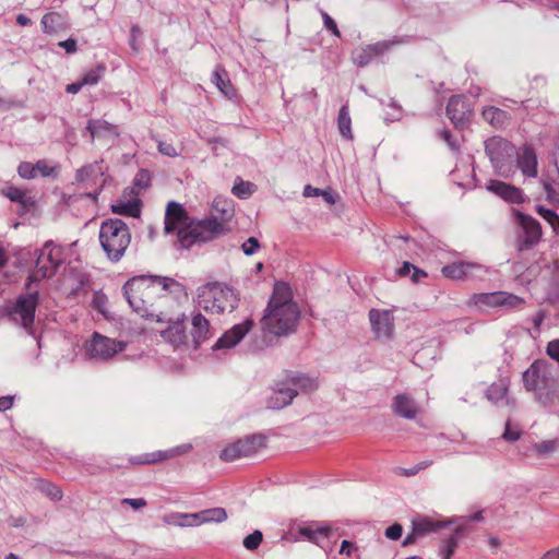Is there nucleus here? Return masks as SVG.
Masks as SVG:
<instances>
[{"label":"nucleus","instance_id":"nucleus-1","mask_svg":"<svg viewBox=\"0 0 559 559\" xmlns=\"http://www.w3.org/2000/svg\"><path fill=\"white\" fill-rule=\"evenodd\" d=\"M123 294L130 307L143 318L173 317L171 306L181 297L187 298L185 287L169 277L141 275L129 280Z\"/></svg>","mask_w":559,"mask_h":559},{"label":"nucleus","instance_id":"nucleus-2","mask_svg":"<svg viewBox=\"0 0 559 559\" xmlns=\"http://www.w3.org/2000/svg\"><path fill=\"white\" fill-rule=\"evenodd\" d=\"M300 312L293 301V293L288 284L277 282L263 317L260 320L263 335L276 337L286 336L295 332Z\"/></svg>","mask_w":559,"mask_h":559},{"label":"nucleus","instance_id":"nucleus-3","mask_svg":"<svg viewBox=\"0 0 559 559\" xmlns=\"http://www.w3.org/2000/svg\"><path fill=\"white\" fill-rule=\"evenodd\" d=\"M213 210L219 213V217L197 221L179 231V243L182 248L188 249L195 242L212 240L227 231L225 223L234 216L233 203L226 199H215Z\"/></svg>","mask_w":559,"mask_h":559},{"label":"nucleus","instance_id":"nucleus-4","mask_svg":"<svg viewBox=\"0 0 559 559\" xmlns=\"http://www.w3.org/2000/svg\"><path fill=\"white\" fill-rule=\"evenodd\" d=\"M98 238L106 257L118 262L131 243V231L122 219L110 218L102 223Z\"/></svg>","mask_w":559,"mask_h":559},{"label":"nucleus","instance_id":"nucleus-5","mask_svg":"<svg viewBox=\"0 0 559 559\" xmlns=\"http://www.w3.org/2000/svg\"><path fill=\"white\" fill-rule=\"evenodd\" d=\"M198 302L205 311L219 314L231 312L237 307L238 297L231 287L213 282L199 288Z\"/></svg>","mask_w":559,"mask_h":559},{"label":"nucleus","instance_id":"nucleus-6","mask_svg":"<svg viewBox=\"0 0 559 559\" xmlns=\"http://www.w3.org/2000/svg\"><path fill=\"white\" fill-rule=\"evenodd\" d=\"M63 261V248L53 241H47L39 250L35 272L28 277V282L50 278L56 274ZM26 286L28 287L29 283Z\"/></svg>","mask_w":559,"mask_h":559},{"label":"nucleus","instance_id":"nucleus-7","mask_svg":"<svg viewBox=\"0 0 559 559\" xmlns=\"http://www.w3.org/2000/svg\"><path fill=\"white\" fill-rule=\"evenodd\" d=\"M38 301V292H29L20 295L11 307H7V314L28 333H33L35 312Z\"/></svg>","mask_w":559,"mask_h":559},{"label":"nucleus","instance_id":"nucleus-8","mask_svg":"<svg viewBox=\"0 0 559 559\" xmlns=\"http://www.w3.org/2000/svg\"><path fill=\"white\" fill-rule=\"evenodd\" d=\"M485 151L496 173L508 178L511 171L510 159L514 154V145L503 138L492 136L485 142Z\"/></svg>","mask_w":559,"mask_h":559},{"label":"nucleus","instance_id":"nucleus-9","mask_svg":"<svg viewBox=\"0 0 559 559\" xmlns=\"http://www.w3.org/2000/svg\"><path fill=\"white\" fill-rule=\"evenodd\" d=\"M170 309L174 311L170 320L165 318H155L157 322H165L168 324V328L164 330L160 335L174 348L189 347L191 342L183 324L185 313L181 312L179 299L175 301V306H171Z\"/></svg>","mask_w":559,"mask_h":559},{"label":"nucleus","instance_id":"nucleus-10","mask_svg":"<svg viewBox=\"0 0 559 559\" xmlns=\"http://www.w3.org/2000/svg\"><path fill=\"white\" fill-rule=\"evenodd\" d=\"M265 438L261 435L248 436L225 447L219 457L225 462H233L241 457L251 456L257 453L259 449L263 448Z\"/></svg>","mask_w":559,"mask_h":559},{"label":"nucleus","instance_id":"nucleus-11","mask_svg":"<svg viewBox=\"0 0 559 559\" xmlns=\"http://www.w3.org/2000/svg\"><path fill=\"white\" fill-rule=\"evenodd\" d=\"M126 348V343L104 336L94 332L86 344V352L91 358L107 360Z\"/></svg>","mask_w":559,"mask_h":559},{"label":"nucleus","instance_id":"nucleus-12","mask_svg":"<svg viewBox=\"0 0 559 559\" xmlns=\"http://www.w3.org/2000/svg\"><path fill=\"white\" fill-rule=\"evenodd\" d=\"M192 450L191 443H182L167 450H158L140 455H132L129 457V463L132 465H152L176 459L178 456L188 454Z\"/></svg>","mask_w":559,"mask_h":559},{"label":"nucleus","instance_id":"nucleus-13","mask_svg":"<svg viewBox=\"0 0 559 559\" xmlns=\"http://www.w3.org/2000/svg\"><path fill=\"white\" fill-rule=\"evenodd\" d=\"M515 217L518 224L523 230V236L520 238L519 249L521 251L531 250L542 239L543 230L539 222L534 217L524 214L520 211H515Z\"/></svg>","mask_w":559,"mask_h":559},{"label":"nucleus","instance_id":"nucleus-14","mask_svg":"<svg viewBox=\"0 0 559 559\" xmlns=\"http://www.w3.org/2000/svg\"><path fill=\"white\" fill-rule=\"evenodd\" d=\"M480 272H486L481 264L464 261L453 262L441 269L442 275L453 281H466L476 277Z\"/></svg>","mask_w":559,"mask_h":559},{"label":"nucleus","instance_id":"nucleus-15","mask_svg":"<svg viewBox=\"0 0 559 559\" xmlns=\"http://www.w3.org/2000/svg\"><path fill=\"white\" fill-rule=\"evenodd\" d=\"M191 223L192 222H189V216L186 209L180 203L176 201H170L167 203L164 227L166 234H170L176 230L179 233Z\"/></svg>","mask_w":559,"mask_h":559},{"label":"nucleus","instance_id":"nucleus-16","mask_svg":"<svg viewBox=\"0 0 559 559\" xmlns=\"http://www.w3.org/2000/svg\"><path fill=\"white\" fill-rule=\"evenodd\" d=\"M369 320L377 338H390L394 333V318L390 310L371 309Z\"/></svg>","mask_w":559,"mask_h":559},{"label":"nucleus","instance_id":"nucleus-17","mask_svg":"<svg viewBox=\"0 0 559 559\" xmlns=\"http://www.w3.org/2000/svg\"><path fill=\"white\" fill-rule=\"evenodd\" d=\"M523 382L526 390L540 394L543 389L550 386L552 380L547 377V370L543 364L534 362L523 373Z\"/></svg>","mask_w":559,"mask_h":559},{"label":"nucleus","instance_id":"nucleus-18","mask_svg":"<svg viewBox=\"0 0 559 559\" xmlns=\"http://www.w3.org/2000/svg\"><path fill=\"white\" fill-rule=\"evenodd\" d=\"M472 114L469 102L462 95L452 96L447 105V115L456 126L463 127Z\"/></svg>","mask_w":559,"mask_h":559},{"label":"nucleus","instance_id":"nucleus-19","mask_svg":"<svg viewBox=\"0 0 559 559\" xmlns=\"http://www.w3.org/2000/svg\"><path fill=\"white\" fill-rule=\"evenodd\" d=\"M254 322L252 319H247L242 323L234 325L230 330L226 331L214 345V349L230 348L237 345L245 335L252 329Z\"/></svg>","mask_w":559,"mask_h":559},{"label":"nucleus","instance_id":"nucleus-20","mask_svg":"<svg viewBox=\"0 0 559 559\" xmlns=\"http://www.w3.org/2000/svg\"><path fill=\"white\" fill-rule=\"evenodd\" d=\"M212 335L209 320L200 312L193 314L189 333L193 348H198L202 343L210 340Z\"/></svg>","mask_w":559,"mask_h":559},{"label":"nucleus","instance_id":"nucleus-21","mask_svg":"<svg viewBox=\"0 0 559 559\" xmlns=\"http://www.w3.org/2000/svg\"><path fill=\"white\" fill-rule=\"evenodd\" d=\"M516 166L523 176L527 178H535L537 176V155L531 145L525 144L520 147L516 153Z\"/></svg>","mask_w":559,"mask_h":559},{"label":"nucleus","instance_id":"nucleus-22","mask_svg":"<svg viewBox=\"0 0 559 559\" xmlns=\"http://www.w3.org/2000/svg\"><path fill=\"white\" fill-rule=\"evenodd\" d=\"M487 190L510 203L520 204L524 202V195L521 189L500 180H489Z\"/></svg>","mask_w":559,"mask_h":559},{"label":"nucleus","instance_id":"nucleus-23","mask_svg":"<svg viewBox=\"0 0 559 559\" xmlns=\"http://www.w3.org/2000/svg\"><path fill=\"white\" fill-rule=\"evenodd\" d=\"M392 411L400 417L414 419L419 413V406L409 394L402 393L393 399Z\"/></svg>","mask_w":559,"mask_h":559},{"label":"nucleus","instance_id":"nucleus-24","mask_svg":"<svg viewBox=\"0 0 559 559\" xmlns=\"http://www.w3.org/2000/svg\"><path fill=\"white\" fill-rule=\"evenodd\" d=\"M86 130L90 132L92 141L96 138H118V127L103 119H91L87 122Z\"/></svg>","mask_w":559,"mask_h":559},{"label":"nucleus","instance_id":"nucleus-25","mask_svg":"<svg viewBox=\"0 0 559 559\" xmlns=\"http://www.w3.org/2000/svg\"><path fill=\"white\" fill-rule=\"evenodd\" d=\"M2 193L10 201L19 203L24 212H29L35 207L36 202L28 190L10 186L3 189Z\"/></svg>","mask_w":559,"mask_h":559},{"label":"nucleus","instance_id":"nucleus-26","mask_svg":"<svg viewBox=\"0 0 559 559\" xmlns=\"http://www.w3.org/2000/svg\"><path fill=\"white\" fill-rule=\"evenodd\" d=\"M298 534L307 538V540L319 544L321 539L328 538L331 535V527L318 523L299 526Z\"/></svg>","mask_w":559,"mask_h":559},{"label":"nucleus","instance_id":"nucleus-27","mask_svg":"<svg viewBox=\"0 0 559 559\" xmlns=\"http://www.w3.org/2000/svg\"><path fill=\"white\" fill-rule=\"evenodd\" d=\"M444 525L443 522L436 521L429 516H417L412 520V528H414L415 534H418L419 537L436 533L444 527Z\"/></svg>","mask_w":559,"mask_h":559},{"label":"nucleus","instance_id":"nucleus-28","mask_svg":"<svg viewBox=\"0 0 559 559\" xmlns=\"http://www.w3.org/2000/svg\"><path fill=\"white\" fill-rule=\"evenodd\" d=\"M481 116L486 122L496 129L504 128L510 122V115L495 106H487L483 109Z\"/></svg>","mask_w":559,"mask_h":559},{"label":"nucleus","instance_id":"nucleus-29","mask_svg":"<svg viewBox=\"0 0 559 559\" xmlns=\"http://www.w3.org/2000/svg\"><path fill=\"white\" fill-rule=\"evenodd\" d=\"M181 519H199V522L206 523H222L227 519V513L224 508H212L192 514H181Z\"/></svg>","mask_w":559,"mask_h":559},{"label":"nucleus","instance_id":"nucleus-30","mask_svg":"<svg viewBox=\"0 0 559 559\" xmlns=\"http://www.w3.org/2000/svg\"><path fill=\"white\" fill-rule=\"evenodd\" d=\"M296 395H297L296 389L289 386V384L285 385L274 392V394L271 396V399L269 401V406L271 408L280 409V408L290 404Z\"/></svg>","mask_w":559,"mask_h":559},{"label":"nucleus","instance_id":"nucleus-31","mask_svg":"<svg viewBox=\"0 0 559 559\" xmlns=\"http://www.w3.org/2000/svg\"><path fill=\"white\" fill-rule=\"evenodd\" d=\"M41 26L47 34L57 33L67 27L64 16L59 12L46 13L41 19Z\"/></svg>","mask_w":559,"mask_h":559},{"label":"nucleus","instance_id":"nucleus-32","mask_svg":"<svg viewBox=\"0 0 559 559\" xmlns=\"http://www.w3.org/2000/svg\"><path fill=\"white\" fill-rule=\"evenodd\" d=\"M213 82L225 96H235V88L229 80L227 71L223 67L217 66L215 68L213 72Z\"/></svg>","mask_w":559,"mask_h":559},{"label":"nucleus","instance_id":"nucleus-33","mask_svg":"<svg viewBox=\"0 0 559 559\" xmlns=\"http://www.w3.org/2000/svg\"><path fill=\"white\" fill-rule=\"evenodd\" d=\"M531 449L537 457H549L558 451L559 438L534 442Z\"/></svg>","mask_w":559,"mask_h":559},{"label":"nucleus","instance_id":"nucleus-34","mask_svg":"<svg viewBox=\"0 0 559 559\" xmlns=\"http://www.w3.org/2000/svg\"><path fill=\"white\" fill-rule=\"evenodd\" d=\"M508 385L509 382L506 379L491 383L486 391L487 399L496 404L502 402L507 397Z\"/></svg>","mask_w":559,"mask_h":559},{"label":"nucleus","instance_id":"nucleus-35","mask_svg":"<svg viewBox=\"0 0 559 559\" xmlns=\"http://www.w3.org/2000/svg\"><path fill=\"white\" fill-rule=\"evenodd\" d=\"M111 211L124 216L139 217L141 213L140 201H118L111 205Z\"/></svg>","mask_w":559,"mask_h":559},{"label":"nucleus","instance_id":"nucleus-36","mask_svg":"<svg viewBox=\"0 0 559 559\" xmlns=\"http://www.w3.org/2000/svg\"><path fill=\"white\" fill-rule=\"evenodd\" d=\"M337 127L341 134L347 139L353 140V131H352V119L348 111V106L344 105L341 107L338 117H337Z\"/></svg>","mask_w":559,"mask_h":559},{"label":"nucleus","instance_id":"nucleus-37","mask_svg":"<svg viewBox=\"0 0 559 559\" xmlns=\"http://www.w3.org/2000/svg\"><path fill=\"white\" fill-rule=\"evenodd\" d=\"M289 386L302 391V392H312L318 389V381L313 378H309L306 376H297L293 377L288 380Z\"/></svg>","mask_w":559,"mask_h":559},{"label":"nucleus","instance_id":"nucleus-38","mask_svg":"<svg viewBox=\"0 0 559 559\" xmlns=\"http://www.w3.org/2000/svg\"><path fill=\"white\" fill-rule=\"evenodd\" d=\"M502 297L503 292L477 294L474 296V301L476 305H483L491 308L502 307Z\"/></svg>","mask_w":559,"mask_h":559},{"label":"nucleus","instance_id":"nucleus-39","mask_svg":"<svg viewBox=\"0 0 559 559\" xmlns=\"http://www.w3.org/2000/svg\"><path fill=\"white\" fill-rule=\"evenodd\" d=\"M461 530L456 528L455 533L448 537L440 546L439 554L441 559H451L459 546V535Z\"/></svg>","mask_w":559,"mask_h":559},{"label":"nucleus","instance_id":"nucleus-40","mask_svg":"<svg viewBox=\"0 0 559 559\" xmlns=\"http://www.w3.org/2000/svg\"><path fill=\"white\" fill-rule=\"evenodd\" d=\"M536 212L546 223L550 225L554 234L559 235V215L555 211L543 205H538L536 207Z\"/></svg>","mask_w":559,"mask_h":559},{"label":"nucleus","instance_id":"nucleus-41","mask_svg":"<svg viewBox=\"0 0 559 559\" xmlns=\"http://www.w3.org/2000/svg\"><path fill=\"white\" fill-rule=\"evenodd\" d=\"M373 58H374V55L372 53V51L368 45L365 47L356 48L352 52V59H353L354 63L359 67L367 66Z\"/></svg>","mask_w":559,"mask_h":559},{"label":"nucleus","instance_id":"nucleus-42","mask_svg":"<svg viewBox=\"0 0 559 559\" xmlns=\"http://www.w3.org/2000/svg\"><path fill=\"white\" fill-rule=\"evenodd\" d=\"M105 71H106V67L103 64H99L96 68L91 69L83 75V78L81 80L83 85L85 86V85L97 84L99 82V80L102 79V76L104 75Z\"/></svg>","mask_w":559,"mask_h":559},{"label":"nucleus","instance_id":"nucleus-43","mask_svg":"<svg viewBox=\"0 0 559 559\" xmlns=\"http://www.w3.org/2000/svg\"><path fill=\"white\" fill-rule=\"evenodd\" d=\"M38 489L55 501L62 499V490L55 484L46 480H39Z\"/></svg>","mask_w":559,"mask_h":559},{"label":"nucleus","instance_id":"nucleus-44","mask_svg":"<svg viewBox=\"0 0 559 559\" xmlns=\"http://www.w3.org/2000/svg\"><path fill=\"white\" fill-rule=\"evenodd\" d=\"M431 464H432V461L426 460V461L419 462L418 464H416L409 468L399 467L396 473H397V475H401V476L411 477V476L417 475L420 471L429 467Z\"/></svg>","mask_w":559,"mask_h":559},{"label":"nucleus","instance_id":"nucleus-45","mask_svg":"<svg viewBox=\"0 0 559 559\" xmlns=\"http://www.w3.org/2000/svg\"><path fill=\"white\" fill-rule=\"evenodd\" d=\"M502 301V307L508 309L520 308L525 302L523 298L507 292H503Z\"/></svg>","mask_w":559,"mask_h":559},{"label":"nucleus","instance_id":"nucleus-46","mask_svg":"<svg viewBox=\"0 0 559 559\" xmlns=\"http://www.w3.org/2000/svg\"><path fill=\"white\" fill-rule=\"evenodd\" d=\"M263 535L260 531H254L252 534L245 537L242 544L246 549L248 550H254L257 549L260 544L262 543Z\"/></svg>","mask_w":559,"mask_h":559},{"label":"nucleus","instance_id":"nucleus-47","mask_svg":"<svg viewBox=\"0 0 559 559\" xmlns=\"http://www.w3.org/2000/svg\"><path fill=\"white\" fill-rule=\"evenodd\" d=\"M17 173L23 179H34L37 174L35 169V164L28 162H22L17 167Z\"/></svg>","mask_w":559,"mask_h":559},{"label":"nucleus","instance_id":"nucleus-48","mask_svg":"<svg viewBox=\"0 0 559 559\" xmlns=\"http://www.w3.org/2000/svg\"><path fill=\"white\" fill-rule=\"evenodd\" d=\"M35 169L37 175L39 174L41 177H50L57 173L58 167L50 166L46 160L41 159L35 164Z\"/></svg>","mask_w":559,"mask_h":559},{"label":"nucleus","instance_id":"nucleus-49","mask_svg":"<svg viewBox=\"0 0 559 559\" xmlns=\"http://www.w3.org/2000/svg\"><path fill=\"white\" fill-rule=\"evenodd\" d=\"M253 192L252 183L241 181L239 185L233 187V193L238 198H247Z\"/></svg>","mask_w":559,"mask_h":559},{"label":"nucleus","instance_id":"nucleus-50","mask_svg":"<svg viewBox=\"0 0 559 559\" xmlns=\"http://www.w3.org/2000/svg\"><path fill=\"white\" fill-rule=\"evenodd\" d=\"M321 16L325 28L331 31L335 36L340 37L341 33L335 21L324 11H321Z\"/></svg>","mask_w":559,"mask_h":559},{"label":"nucleus","instance_id":"nucleus-51","mask_svg":"<svg viewBox=\"0 0 559 559\" xmlns=\"http://www.w3.org/2000/svg\"><path fill=\"white\" fill-rule=\"evenodd\" d=\"M546 353L551 359L559 362V338L552 340L547 344Z\"/></svg>","mask_w":559,"mask_h":559},{"label":"nucleus","instance_id":"nucleus-52","mask_svg":"<svg viewBox=\"0 0 559 559\" xmlns=\"http://www.w3.org/2000/svg\"><path fill=\"white\" fill-rule=\"evenodd\" d=\"M258 248L259 241L255 237H250L242 243V251L246 255L253 254Z\"/></svg>","mask_w":559,"mask_h":559},{"label":"nucleus","instance_id":"nucleus-53","mask_svg":"<svg viewBox=\"0 0 559 559\" xmlns=\"http://www.w3.org/2000/svg\"><path fill=\"white\" fill-rule=\"evenodd\" d=\"M402 533H403V527L401 524L399 523H395L391 526H389L386 530H385V536L389 538V539H392V540H397L401 538L402 536Z\"/></svg>","mask_w":559,"mask_h":559},{"label":"nucleus","instance_id":"nucleus-54","mask_svg":"<svg viewBox=\"0 0 559 559\" xmlns=\"http://www.w3.org/2000/svg\"><path fill=\"white\" fill-rule=\"evenodd\" d=\"M158 151L163 155H166V156H169V157H175V156L178 155V152H177L176 147L171 143H168V142H165V141H160L158 143Z\"/></svg>","mask_w":559,"mask_h":559},{"label":"nucleus","instance_id":"nucleus-55","mask_svg":"<svg viewBox=\"0 0 559 559\" xmlns=\"http://www.w3.org/2000/svg\"><path fill=\"white\" fill-rule=\"evenodd\" d=\"M521 437V430L520 429H513L509 421L506 424V429L503 432V439L507 441H516Z\"/></svg>","mask_w":559,"mask_h":559},{"label":"nucleus","instance_id":"nucleus-56","mask_svg":"<svg viewBox=\"0 0 559 559\" xmlns=\"http://www.w3.org/2000/svg\"><path fill=\"white\" fill-rule=\"evenodd\" d=\"M374 57L384 53L389 50L391 44L389 41H379L373 45H368Z\"/></svg>","mask_w":559,"mask_h":559},{"label":"nucleus","instance_id":"nucleus-57","mask_svg":"<svg viewBox=\"0 0 559 559\" xmlns=\"http://www.w3.org/2000/svg\"><path fill=\"white\" fill-rule=\"evenodd\" d=\"M121 503L129 504L133 509L138 510V509H141L146 506V500L143 498H136V499L124 498L121 500Z\"/></svg>","mask_w":559,"mask_h":559},{"label":"nucleus","instance_id":"nucleus-58","mask_svg":"<svg viewBox=\"0 0 559 559\" xmlns=\"http://www.w3.org/2000/svg\"><path fill=\"white\" fill-rule=\"evenodd\" d=\"M92 171H93L92 166H84V167L80 168L75 175L76 181H81V182L85 181L88 178V176L92 174Z\"/></svg>","mask_w":559,"mask_h":559},{"label":"nucleus","instance_id":"nucleus-59","mask_svg":"<svg viewBox=\"0 0 559 559\" xmlns=\"http://www.w3.org/2000/svg\"><path fill=\"white\" fill-rule=\"evenodd\" d=\"M59 47L63 48L68 53H73L76 51V41L72 38L60 41L58 44Z\"/></svg>","mask_w":559,"mask_h":559},{"label":"nucleus","instance_id":"nucleus-60","mask_svg":"<svg viewBox=\"0 0 559 559\" xmlns=\"http://www.w3.org/2000/svg\"><path fill=\"white\" fill-rule=\"evenodd\" d=\"M441 138L447 142L451 150L457 151L459 146L455 143L454 138L449 130L441 131Z\"/></svg>","mask_w":559,"mask_h":559},{"label":"nucleus","instance_id":"nucleus-61","mask_svg":"<svg viewBox=\"0 0 559 559\" xmlns=\"http://www.w3.org/2000/svg\"><path fill=\"white\" fill-rule=\"evenodd\" d=\"M545 318L546 312L544 310H538L537 313L533 317L532 321L537 332H539Z\"/></svg>","mask_w":559,"mask_h":559},{"label":"nucleus","instance_id":"nucleus-62","mask_svg":"<svg viewBox=\"0 0 559 559\" xmlns=\"http://www.w3.org/2000/svg\"><path fill=\"white\" fill-rule=\"evenodd\" d=\"M544 189L546 191L547 200L550 202L559 203V195L556 194L554 188L549 183L544 185Z\"/></svg>","mask_w":559,"mask_h":559},{"label":"nucleus","instance_id":"nucleus-63","mask_svg":"<svg viewBox=\"0 0 559 559\" xmlns=\"http://www.w3.org/2000/svg\"><path fill=\"white\" fill-rule=\"evenodd\" d=\"M150 180L147 171H141L138 177L135 178L134 183L141 188H144L147 186V182Z\"/></svg>","mask_w":559,"mask_h":559},{"label":"nucleus","instance_id":"nucleus-64","mask_svg":"<svg viewBox=\"0 0 559 559\" xmlns=\"http://www.w3.org/2000/svg\"><path fill=\"white\" fill-rule=\"evenodd\" d=\"M540 559H559V546L548 550Z\"/></svg>","mask_w":559,"mask_h":559}]
</instances>
